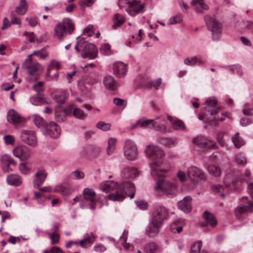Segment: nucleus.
Here are the masks:
<instances>
[{"label": "nucleus", "instance_id": "1", "mask_svg": "<svg viewBox=\"0 0 253 253\" xmlns=\"http://www.w3.org/2000/svg\"><path fill=\"white\" fill-rule=\"evenodd\" d=\"M144 154L147 158L154 161L152 163L149 164L153 177L157 176L158 172H161L162 174H163V172H167L169 170V165L164 164L162 161L165 157V153L160 147L153 144L148 145L146 147Z\"/></svg>", "mask_w": 253, "mask_h": 253}, {"label": "nucleus", "instance_id": "2", "mask_svg": "<svg viewBox=\"0 0 253 253\" xmlns=\"http://www.w3.org/2000/svg\"><path fill=\"white\" fill-rule=\"evenodd\" d=\"M240 178L233 173L226 174L224 180L225 187L220 184H215L212 186L211 190L215 193H220L222 196H224V193H228L229 190H234L237 187V183Z\"/></svg>", "mask_w": 253, "mask_h": 253}, {"label": "nucleus", "instance_id": "3", "mask_svg": "<svg viewBox=\"0 0 253 253\" xmlns=\"http://www.w3.org/2000/svg\"><path fill=\"white\" fill-rule=\"evenodd\" d=\"M166 172H157V176L153 177L157 179L155 189L156 191L162 192L166 195H173L176 193L177 187L175 184L165 180L164 177Z\"/></svg>", "mask_w": 253, "mask_h": 253}, {"label": "nucleus", "instance_id": "4", "mask_svg": "<svg viewBox=\"0 0 253 253\" xmlns=\"http://www.w3.org/2000/svg\"><path fill=\"white\" fill-rule=\"evenodd\" d=\"M22 68L28 70L29 76L27 78L28 82H32L37 80L43 68L38 62H33L32 55H29L27 58L22 64Z\"/></svg>", "mask_w": 253, "mask_h": 253}, {"label": "nucleus", "instance_id": "5", "mask_svg": "<svg viewBox=\"0 0 253 253\" xmlns=\"http://www.w3.org/2000/svg\"><path fill=\"white\" fill-rule=\"evenodd\" d=\"M74 29L73 21L68 18L57 23L54 28V37L61 40L67 34H71Z\"/></svg>", "mask_w": 253, "mask_h": 253}, {"label": "nucleus", "instance_id": "6", "mask_svg": "<svg viewBox=\"0 0 253 253\" xmlns=\"http://www.w3.org/2000/svg\"><path fill=\"white\" fill-rule=\"evenodd\" d=\"M217 100L214 98H209L206 101L207 106L205 108V111L204 115H200L199 119L200 120H207V122L211 123L215 120V115L219 113L220 107H216Z\"/></svg>", "mask_w": 253, "mask_h": 253}, {"label": "nucleus", "instance_id": "7", "mask_svg": "<svg viewBox=\"0 0 253 253\" xmlns=\"http://www.w3.org/2000/svg\"><path fill=\"white\" fill-rule=\"evenodd\" d=\"M84 199L81 201L80 207L83 209L89 207L91 210L96 209V193L94 189L90 188H85L83 191Z\"/></svg>", "mask_w": 253, "mask_h": 253}, {"label": "nucleus", "instance_id": "8", "mask_svg": "<svg viewBox=\"0 0 253 253\" xmlns=\"http://www.w3.org/2000/svg\"><path fill=\"white\" fill-rule=\"evenodd\" d=\"M135 186L132 183L126 182L123 183L115 193L108 196V199L113 201H122L126 196L127 191L133 192Z\"/></svg>", "mask_w": 253, "mask_h": 253}, {"label": "nucleus", "instance_id": "9", "mask_svg": "<svg viewBox=\"0 0 253 253\" xmlns=\"http://www.w3.org/2000/svg\"><path fill=\"white\" fill-rule=\"evenodd\" d=\"M169 216L168 210L163 206H157L153 212L150 221L156 225L162 226L164 221Z\"/></svg>", "mask_w": 253, "mask_h": 253}, {"label": "nucleus", "instance_id": "10", "mask_svg": "<svg viewBox=\"0 0 253 253\" xmlns=\"http://www.w3.org/2000/svg\"><path fill=\"white\" fill-rule=\"evenodd\" d=\"M208 28L211 33L212 38L213 40H218L221 36L223 26L221 23L217 20L210 18L206 21Z\"/></svg>", "mask_w": 253, "mask_h": 253}, {"label": "nucleus", "instance_id": "11", "mask_svg": "<svg viewBox=\"0 0 253 253\" xmlns=\"http://www.w3.org/2000/svg\"><path fill=\"white\" fill-rule=\"evenodd\" d=\"M187 173L188 178L193 183H197L199 181L205 180L207 178V175L202 170L199 168L191 166L187 169Z\"/></svg>", "mask_w": 253, "mask_h": 253}, {"label": "nucleus", "instance_id": "12", "mask_svg": "<svg viewBox=\"0 0 253 253\" xmlns=\"http://www.w3.org/2000/svg\"><path fill=\"white\" fill-rule=\"evenodd\" d=\"M124 154L125 158L128 160L134 161L136 159L138 151L137 146L134 141L129 140L126 142Z\"/></svg>", "mask_w": 253, "mask_h": 253}, {"label": "nucleus", "instance_id": "13", "mask_svg": "<svg viewBox=\"0 0 253 253\" xmlns=\"http://www.w3.org/2000/svg\"><path fill=\"white\" fill-rule=\"evenodd\" d=\"M248 193L250 195L249 197H243V200L246 201L247 205H243L239 206L238 208L239 211L243 213L245 211H253V183L248 184Z\"/></svg>", "mask_w": 253, "mask_h": 253}, {"label": "nucleus", "instance_id": "14", "mask_svg": "<svg viewBox=\"0 0 253 253\" xmlns=\"http://www.w3.org/2000/svg\"><path fill=\"white\" fill-rule=\"evenodd\" d=\"M7 119L9 123L13 124L15 127L20 128L25 123L26 120L14 110L10 109L7 113Z\"/></svg>", "mask_w": 253, "mask_h": 253}, {"label": "nucleus", "instance_id": "15", "mask_svg": "<svg viewBox=\"0 0 253 253\" xmlns=\"http://www.w3.org/2000/svg\"><path fill=\"white\" fill-rule=\"evenodd\" d=\"M21 141L24 143L33 147L37 144L35 132L31 130H23L20 134Z\"/></svg>", "mask_w": 253, "mask_h": 253}, {"label": "nucleus", "instance_id": "16", "mask_svg": "<svg viewBox=\"0 0 253 253\" xmlns=\"http://www.w3.org/2000/svg\"><path fill=\"white\" fill-rule=\"evenodd\" d=\"M98 53V51L96 45L93 43H88L84 47L82 51L81 56L84 59H94L96 58Z\"/></svg>", "mask_w": 253, "mask_h": 253}, {"label": "nucleus", "instance_id": "17", "mask_svg": "<svg viewBox=\"0 0 253 253\" xmlns=\"http://www.w3.org/2000/svg\"><path fill=\"white\" fill-rule=\"evenodd\" d=\"M113 74L118 78H124L128 71V65L122 61H116L112 65Z\"/></svg>", "mask_w": 253, "mask_h": 253}, {"label": "nucleus", "instance_id": "18", "mask_svg": "<svg viewBox=\"0 0 253 253\" xmlns=\"http://www.w3.org/2000/svg\"><path fill=\"white\" fill-rule=\"evenodd\" d=\"M13 154L15 157L21 161L28 160L31 156V150L25 146H20L13 150Z\"/></svg>", "mask_w": 253, "mask_h": 253}, {"label": "nucleus", "instance_id": "19", "mask_svg": "<svg viewBox=\"0 0 253 253\" xmlns=\"http://www.w3.org/2000/svg\"><path fill=\"white\" fill-rule=\"evenodd\" d=\"M73 116L79 119H83L86 117V115L84 113V111L80 108L74 107L73 105L69 106L66 109H64L61 114L64 116L65 115L70 116L72 114Z\"/></svg>", "mask_w": 253, "mask_h": 253}, {"label": "nucleus", "instance_id": "20", "mask_svg": "<svg viewBox=\"0 0 253 253\" xmlns=\"http://www.w3.org/2000/svg\"><path fill=\"white\" fill-rule=\"evenodd\" d=\"M193 142L201 148H213L214 149H216L217 148V146H216L214 142L208 140L201 136L193 138Z\"/></svg>", "mask_w": 253, "mask_h": 253}, {"label": "nucleus", "instance_id": "21", "mask_svg": "<svg viewBox=\"0 0 253 253\" xmlns=\"http://www.w3.org/2000/svg\"><path fill=\"white\" fill-rule=\"evenodd\" d=\"M45 131L47 134L53 138L59 137L60 135V127L55 123L50 122L45 126Z\"/></svg>", "mask_w": 253, "mask_h": 253}, {"label": "nucleus", "instance_id": "22", "mask_svg": "<svg viewBox=\"0 0 253 253\" xmlns=\"http://www.w3.org/2000/svg\"><path fill=\"white\" fill-rule=\"evenodd\" d=\"M144 7V5L141 4L139 1H133V2L128 5L126 9V11L129 15L135 16L140 13Z\"/></svg>", "mask_w": 253, "mask_h": 253}, {"label": "nucleus", "instance_id": "23", "mask_svg": "<svg viewBox=\"0 0 253 253\" xmlns=\"http://www.w3.org/2000/svg\"><path fill=\"white\" fill-rule=\"evenodd\" d=\"M192 198L186 196L177 203L178 208L185 213L190 212L192 209Z\"/></svg>", "mask_w": 253, "mask_h": 253}, {"label": "nucleus", "instance_id": "24", "mask_svg": "<svg viewBox=\"0 0 253 253\" xmlns=\"http://www.w3.org/2000/svg\"><path fill=\"white\" fill-rule=\"evenodd\" d=\"M47 176V173L44 170H39L35 174L33 180V185L35 188H39L43 183Z\"/></svg>", "mask_w": 253, "mask_h": 253}, {"label": "nucleus", "instance_id": "25", "mask_svg": "<svg viewBox=\"0 0 253 253\" xmlns=\"http://www.w3.org/2000/svg\"><path fill=\"white\" fill-rule=\"evenodd\" d=\"M0 161L2 169L4 172L12 170L9 165L14 163L12 158L8 155L5 154L1 156Z\"/></svg>", "mask_w": 253, "mask_h": 253}, {"label": "nucleus", "instance_id": "26", "mask_svg": "<svg viewBox=\"0 0 253 253\" xmlns=\"http://www.w3.org/2000/svg\"><path fill=\"white\" fill-rule=\"evenodd\" d=\"M119 187L116 182L111 180L102 182L100 185L99 188L102 191L108 193L115 189L117 191Z\"/></svg>", "mask_w": 253, "mask_h": 253}, {"label": "nucleus", "instance_id": "27", "mask_svg": "<svg viewBox=\"0 0 253 253\" xmlns=\"http://www.w3.org/2000/svg\"><path fill=\"white\" fill-rule=\"evenodd\" d=\"M95 237V235L92 232L85 234L84 238L79 242L80 246L83 248L89 247L94 242Z\"/></svg>", "mask_w": 253, "mask_h": 253}, {"label": "nucleus", "instance_id": "28", "mask_svg": "<svg viewBox=\"0 0 253 253\" xmlns=\"http://www.w3.org/2000/svg\"><path fill=\"white\" fill-rule=\"evenodd\" d=\"M103 84L109 90H115L118 87V84L114 78L111 75H106L103 78Z\"/></svg>", "mask_w": 253, "mask_h": 253}, {"label": "nucleus", "instance_id": "29", "mask_svg": "<svg viewBox=\"0 0 253 253\" xmlns=\"http://www.w3.org/2000/svg\"><path fill=\"white\" fill-rule=\"evenodd\" d=\"M167 118L174 129L179 130H183L186 129L184 124L181 120L169 115H168Z\"/></svg>", "mask_w": 253, "mask_h": 253}, {"label": "nucleus", "instance_id": "30", "mask_svg": "<svg viewBox=\"0 0 253 253\" xmlns=\"http://www.w3.org/2000/svg\"><path fill=\"white\" fill-rule=\"evenodd\" d=\"M204 63L203 59L198 56H194L191 58H186L184 60V64L187 66H194L196 65L201 66Z\"/></svg>", "mask_w": 253, "mask_h": 253}, {"label": "nucleus", "instance_id": "31", "mask_svg": "<svg viewBox=\"0 0 253 253\" xmlns=\"http://www.w3.org/2000/svg\"><path fill=\"white\" fill-rule=\"evenodd\" d=\"M138 175V171L135 168L126 167L122 171L124 178H134Z\"/></svg>", "mask_w": 253, "mask_h": 253}, {"label": "nucleus", "instance_id": "32", "mask_svg": "<svg viewBox=\"0 0 253 253\" xmlns=\"http://www.w3.org/2000/svg\"><path fill=\"white\" fill-rule=\"evenodd\" d=\"M6 181L8 184L12 186H20L22 182L21 177L16 174H11L7 175Z\"/></svg>", "mask_w": 253, "mask_h": 253}, {"label": "nucleus", "instance_id": "33", "mask_svg": "<svg viewBox=\"0 0 253 253\" xmlns=\"http://www.w3.org/2000/svg\"><path fill=\"white\" fill-rule=\"evenodd\" d=\"M191 4L195 7L197 13H202L208 9V6L204 0H192Z\"/></svg>", "mask_w": 253, "mask_h": 253}, {"label": "nucleus", "instance_id": "34", "mask_svg": "<svg viewBox=\"0 0 253 253\" xmlns=\"http://www.w3.org/2000/svg\"><path fill=\"white\" fill-rule=\"evenodd\" d=\"M161 226L156 225L150 221L148 226L146 229V234L149 237L155 236L159 232Z\"/></svg>", "mask_w": 253, "mask_h": 253}, {"label": "nucleus", "instance_id": "35", "mask_svg": "<svg viewBox=\"0 0 253 253\" xmlns=\"http://www.w3.org/2000/svg\"><path fill=\"white\" fill-rule=\"evenodd\" d=\"M205 223L203 226H214L216 224L217 221L214 216L210 213L205 211L203 215Z\"/></svg>", "mask_w": 253, "mask_h": 253}, {"label": "nucleus", "instance_id": "36", "mask_svg": "<svg viewBox=\"0 0 253 253\" xmlns=\"http://www.w3.org/2000/svg\"><path fill=\"white\" fill-rule=\"evenodd\" d=\"M158 141L161 144L168 147H173L177 144L176 139L173 138L161 137Z\"/></svg>", "mask_w": 253, "mask_h": 253}, {"label": "nucleus", "instance_id": "37", "mask_svg": "<svg viewBox=\"0 0 253 253\" xmlns=\"http://www.w3.org/2000/svg\"><path fill=\"white\" fill-rule=\"evenodd\" d=\"M30 102L32 105L35 106L42 105L48 103L44 98L39 96V94L32 96L30 98Z\"/></svg>", "mask_w": 253, "mask_h": 253}, {"label": "nucleus", "instance_id": "38", "mask_svg": "<svg viewBox=\"0 0 253 253\" xmlns=\"http://www.w3.org/2000/svg\"><path fill=\"white\" fill-rule=\"evenodd\" d=\"M19 169L21 173L28 175L32 172V167L30 163H22L19 165Z\"/></svg>", "mask_w": 253, "mask_h": 253}, {"label": "nucleus", "instance_id": "39", "mask_svg": "<svg viewBox=\"0 0 253 253\" xmlns=\"http://www.w3.org/2000/svg\"><path fill=\"white\" fill-rule=\"evenodd\" d=\"M28 10V5L25 0H21L19 5L15 8V12L18 15H24Z\"/></svg>", "mask_w": 253, "mask_h": 253}, {"label": "nucleus", "instance_id": "40", "mask_svg": "<svg viewBox=\"0 0 253 253\" xmlns=\"http://www.w3.org/2000/svg\"><path fill=\"white\" fill-rule=\"evenodd\" d=\"M155 121V119L142 120H139L131 126L132 129H135L137 127L145 128Z\"/></svg>", "mask_w": 253, "mask_h": 253}, {"label": "nucleus", "instance_id": "41", "mask_svg": "<svg viewBox=\"0 0 253 253\" xmlns=\"http://www.w3.org/2000/svg\"><path fill=\"white\" fill-rule=\"evenodd\" d=\"M117 139L114 138H110L108 141V146L107 148V152L108 155H112L116 149V143Z\"/></svg>", "mask_w": 253, "mask_h": 253}, {"label": "nucleus", "instance_id": "42", "mask_svg": "<svg viewBox=\"0 0 253 253\" xmlns=\"http://www.w3.org/2000/svg\"><path fill=\"white\" fill-rule=\"evenodd\" d=\"M207 169L209 172L214 176H219L221 173L220 168L213 165H209Z\"/></svg>", "mask_w": 253, "mask_h": 253}, {"label": "nucleus", "instance_id": "43", "mask_svg": "<svg viewBox=\"0 0 253 253\" xmlns=\"http://www.w3.org/2000/svg\"><path fill=\"white\" fill-rule=\"evenodd\" d=\"M239 133L236 132V134L232 136V140L236 148H240L244 144L243 139L239 136Z\"/></svg>", "mask_w": 253, "mask_h": 253}, {"label": "nucleus", "instance_id": "44", "mask_svg": "<svg viewBox=\"0 0 253 253\" xmlns=\"http://www.w3.org/2000/svg\"><path fill=\"white\" fill-rule=\"evenodd\" d=\"M35 125L38 127L42 126L44 124L43 119L38 114H34L31 116Z\"/></svg>", "mask_w": 253, "mask_h": 253}, {"label": "nucleus", "instance_id": "45", "mask_svg": "<svg viewBox=\"0 0 253 253\" xmlns=\"http://www.w3.org/2000/svg\"><path fill=\"white\" fill-rule=\"evenodd\" d=\"M100 52L104 55L109 56L113 54L110 44L108 43H104L100 49Z\"/></svg>", "mask_w": 253, "mask_h": 253}, {"label": "nucleus", "instance_id": "46", "mask_svg": "<svg viewBox=\"0 0 253 253\" xmlns=\"http://www.w3.org/2000/svg\"><path fill=\"white\" fill-rule=\"evenodd\" d=\"M95 0H81L79 4L82 10H85L87 7H90L95 2Z\"/></svg>", "mask_w": 253, "mask_h": 253}, {"label": "nucleus", "instance_id": "47", "mask_svg": "<svg viewBox=\"0 0 253 253\" xmlns=\"http://www.w3.org/2000/svg\"><path fill=\"white\" fill-rule=\"evenodd\" d=\"M157 248L158 247L155 243L150 242L145 246L144 250L146 253H154Z\"/></svg>", "mask_w": 253, "mask_h": 253}, {"label": "nucleus", "instance_id": "48", "mask_svg": "<svg viewBox=\"0 0 253 253\" xmlns=\"http://www.w3.org/2000/svg\"><path fill=\"white\" fill-rule=\"evenodd\" d=\"M202 243L201 241L195 242L191 246L190 253H200Z\"/></svg>", "mask_w": 253, "mask_h": 253}, {"label": "nucleus", "instance_id": "49", "mask_svg": "<svg viewBox=\"0 0 253 253\" xmlns=\"http://www.w3.org/2000/svg\"><path fill=\"white\" fill-rule=\"evenodd\" d=\"M235 162L239 165L245 166L247 163V160L242 154L236 155L235 158Z\"/></svg>", "mask_w": 253, "mask_h": 253}, {"label": "nucleus", "instance_id": "50", "mask_svg": "<svg viewBox=\"0 0 253 253\" xmlns=\"http://www.w3.org/2000/svg\"><path fill=\"white\" fill-rule=\"evenodd\" d=\"M70 175L74 179L79 180L83 179L84 177V173L78 169L72 171Z\"/></svg>", "mask_w": 253, "mask_h": 253}, {"label": "nucleus", "instance_id": "51", "mask_svg": "<svg viewBox=\"0 0 253 253\" xmlns=\"http://www.w3.org/2000/svg\"><path fill=\"white\" fill-rule=\"evenodd\" d=\"M111 124L109 123H106L104 122H99L96 125V127L103 131H107L110 129Z\"/></svg>", "mask_w": 253, "mask_h": 253}, {"label": "nucleus", "instance_id": "52", "mask_svg": "<svg viewBox=\"0 0 253 253\" xmlns=\"http://www.w3.org/2000/svg\"><path fill=\"white\" fill-rule=\"evenodd\" d=\"M182 20V16L181 14H177L169 19L168 24L173 25L180 23Z\"/></svg>", "mask_w": 253, "mask_h": 253}, {"label": "nucleus", "instance_id": "53", "mask_svg": "<svg viewBox=\"0 0 253 253\" xmlns=\"http://www.w3.org/2000/svg\"><path fill=\"white\" fill-rule=\"evenodd\" d=\"M114 25L115 26H120L124 23L125 18L120 14H116L114 16Z\"/></svg>", "mask_w": 253, "mask_h": 253}, {"label": "nucleus", "instance_id": "54", "mask_svg": "<svg viewBox=\"0 0 253 253\" xmlns=\"http://www.w3.org/2000/svg\"><path fill=\"white\" fill-rule=\"evenodd\" d=\"M31 55H32V56L33 55H37L39 56L41 58L44 59L48 56V53L46 51L44 50L43 48L40 50L34 51Z\"/></svg>", "mask_w": 253, "mask_h": 253}, {"label": "nucleus", "instance_id": "55", "mask_svg": "<svg viewBox=\"0 0 253 253\" xmlns=\"http://www.w3.org/2000/svg\"><path fill=\"white\" fill-rule=\"evenodd\" d=\"M4 142L7 145H14L15 144V137L11 135H6L3 136Z\"/></svg>", "mask_w": 253, "mask_h": 253}, {"label": "nucleus", "instance_id": "56", "mask_svg": "<svg viewBox=\"0 0 253 253\" xmlns=\"http://www.w3.org/2000/svg\"><path fill=\"white\" fill-rule=\"evenodd\" d=\"M225 133L223 131H219L216 135V139L219 145L223 147L225 145V142L223 139V137L225 135Z\"/></svg>", "mask_w": 253, "mask_h": 253}, {"label": "nucleus", "instance_id": "57", "mask_svg": "<svg viewBox=\"0 0 253 253\" xmlns=\"http://www.w3.org/2000/svg\"><path fill=\"white\" fill-rule=\"evenodd\" d=\"M93 250L96 252L102 253L106 250V248L104 245L101 243H97L94 246Z\"/></svg>", "mask_w": 253, "mask_h": 253}, {"label": "nucleus", "instance_id": "58", "mask_svg": "<svg viewBox=\"0 0 253 253\" xmlns=\"http://www.w3.org/2000/svg\"><path fill=\"white\" fill-rule=\"evenodd\" d=\"M65 91H61L56 93L55 98L60 103H63L65 101Z\"/></svg>", "mask_w": 253, "mask_h": 253}, {"label": "nucleus", "instance_id": "59", "mask_svg": "<svg viewBox=\"0 0 253 253\" xmlns=\"http://www.w3.org/2000/svg\"><path fill=\"white\" fill-rule=\"evenodd\" d=\"M60 68V64L55 60H52L48 66V70H51L53 69L59 70Z\"/></svg>", "mask_w": 253, "mask_h": 253}, {"label": "nucleus", "instance_id": "60", "mask_svg": "<svg viewBox=\"0 0 253 253\" xmlns=\"http://www.w3.org/2000/svg\"><path fill=\"white\" fill-rule=\"evenodd\" d=\"M48 235L51 239L52 244H55L58 242L59 236L56 233H48Z\"/></svg>", "mask_w": 253, "mask_h": 253}, {"label": "nucleus", "instance_id": "61", "mask_svg": "<svg viewBox=\"0 0 253 253\" xmlns=\"http://www.w3.org/2000/svg\"><path fill=\"white\" fill-rule=\"evenodd\" d=\"M243 113L247 116H253V107L245 105L243 109Z\"/></svg>", "mask_w": 253, "mask_h": 253}, {"label": "nucleus", "instance_id": "62", "mask_svg": "<svg viewBox=\"0 0 253 253\" xmlns=\"http://www.w3.org/2000/svg\"><path fill=\"white\" fill-rule=\"evenodd\" d=\"M67 186L64 185H59L57 186L54 189V191L60 193L63 195L66 194Z\"/></svg>", "mask_w": 253, "mask_h": 253}, {"label": "nucleus", "instance_id": "63", "mask_svg": "<svg viewBox=\"0 0 253 253\" xmlns=\"http://www.w3.org/2000/svg\"><path fill=\"white\" fill-rule=\"evenodd\" d=\"M26 21L28 22L29 26L31 27H35L38 24V20L35 17H27Z\"/></svg>", "mask_w": 253, "mask_h": 253}, {"label": "nucleus", "instance_id": "64", "mask_svg": "<svg viewBox=\"0 0 253 253\" xmlns=\"http://www.w3.org/2000/svg\"><path fill=\"white\" fill-rule=\"evenodd\" d=\"M135 204L136 206L141 210H145L148 207L147 202L143 200L136 201Z\"/></svg>", "mask_w": 253, "mask_h": 253}]
</instances>
